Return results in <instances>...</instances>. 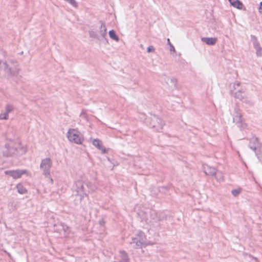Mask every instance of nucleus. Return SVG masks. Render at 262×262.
Returning <instances> with one entry per match:
<instances>
[{
    "label": "nucleus",
    "mask_w": 262,
    "mask_h": 262,
    "mask_svg": "<svg viewBox=\"0 0 262 262\" xmlns=\"http://www.w3.org/2000/svg\"><path fill=\"white\" fill-rule=\"evenodd\" d=\"M232 115L233 122H234L239 128L243 129L246 127L247 125L246 123H245L244 119L242 118V111L238 107L236 106L234 108Z\"/></svg>",
    "instance_id": "39448f33"
},
{
    "label": "nucleus",
    "mask_w": 262,
    "mask_h": 262,
    "mask_svg": "<svg viewBox=\"0 0 262 262\" xmlns=\"http://www.w3.org/2000/svg\"><path fill=\"white\" fill-rule=\"evenodd\" d=\"M67 138L71 142L81 144L83 141L82 135L75 129H70L67 133Z\"/></svg>",
    "instance_id": "20e7f679"
},
{
    "label": "nucleus",
    "mask_w": 262,
    "mask_h": 262,
    "mask_svg": "<svg viewBox=\"0 0 262 262\" xmlns=\"http://www.w3.org/2000/svg\"><path fill=\"white\" fill-rule=\"evenodd\" d=\"M213 177L215 178L216 181L219 182H222L224 181L223 173L220 171L217 170L216 174Z\"/></svg>",
    "instance_id": "4be33fe9"
},
{
    "label": "nucleus",
    "mask_w": 262,
    "mask_h": 262,
    "mask_svg": "<svg viewBox=\"0 0 262 262\" xmlns=\"http://www.w3.org/2000/svg\"><path fill=\"white\" fill-rule=\"evenodd\" d=\"M203 170L206 175L213 177L216 174L217 169L213 167H211L207 164L203 165Z\"/></svg>",
    "instance_id": "4468645a"
},
{
    "label": "nucleus",
    "mask_w": 262,
    "mask_h": 262,
    "mask_svg": "<svg viewBox=\"0 0 262 262\" xmlns=\"http://www.w3.org/2000/svg\"><path fill=\"white\" fill-rule=\"evenodd\" d=\"M62 229H64V227H63V224L60 223L55 225V231L59 233L61 235V232H62Z\"/></svg>",
    "instance_id": "b1692460"
},
{
    "label": "nucleus",
    "mask_w": 262,
    "mask_h": 262,
    "mask_svg": "<svg viewBox=\"0 0 262 262\" xmlns=\"http://www.w3.org/2000/svg\"><path fill=\"white\" fill-rule=\"evenodd\" d=\"M14 110V106L12 104H7L5 107V112L9 115V113L13 112Z\"/></svg>",
    "instance_id": "6ab92c4d"
},
{
    "label": "nucleus",
    "mask_w": 262,
    "mask_h": 262,
    "mask_svg": "<svg viewBox=\"0 0 262 262\" xmlns=\"http://www.w3.org/2000/svg\"><path fill=\"white\" fill-rule=\"evenodd\" d=\"M5 173L12 177L14 179L20 178L23 174H29L28 170L26 169H16L13 170H6Z\"/></svg>",
    "instance_id": "1a4fd4ad"
},
{
    "label": "nucleus",
    "mask_w": 262,
    "mask_h": 262,
    "mask_svg": "<svg viewBox=\"0 0 262 262\" xmlns=\"http://www.w3.org/2000/svg\"><path fill=\"white\" fill-rule=\"evenodd\" d=\"M120 255L121 258L122 262H129L127 254L125 251H121L120 252Z\"/></svg>",
    "instance_id": "5701e85b"
},
{
    "label": "nucleus",
    "mask_w": 262,
    "mask_h": 262,
    "mask_svg": "<svg viewBox=\"0 0 262 262\" xmlns=\"http://www.w3.org/2000/svg\"><path fill=\"white\" fill-rule=\"evenodd\" d=\"M63 227H64V229H62V232L61 233V236L66 237L68 235L69 233V227L63 224Z\"/></svg>",
    "instance_id": "393cba45"
},
{
    "label": "nucleus",
    "mask_w": 262,
    "mask_h": 262,
    "mask_svg": "<svg viewBox=\"0 0 262 262\" xmlns=\"http://www.w3.org/2000/svg\"><path fill=\"white\" fill-rule=\"evenodd\" d=\"M89 35L90 37L96 38L98 40L101 41V39L99 37V36L98 35V33H97L94 31H89Z\"/></svg>",
    "instance_id": "a878e982"
},
{
    "label": "nucleus",
    "mask_w": 262,
    "mask_h": 262,
    "mask_svg": "<svg viewBox=\"0 0 262 262\" xmlns=\"http://www.w3.org/2000/svg\"><path fill=\"white\" fill-rule=\"evenodd\" d=\"M241 85V82L238 81H235L233 84V88L234 90L237 89L238 87H239Z\"/></svg>",
    "instance_id": "7c9ffc66"
},
{
    "label": "nucleus",
    "mask_w": 262,
    "mask_h": 262,
    "mask_svg": "<svg viewBox=\"0 0 262 262\" xmlns=\"http://www.w3.org/2000/svg\"><path fill=\"white\" fill-rule=\"evenodd\" d=\"M201 40L207 45L210 46L215 45L217 41V38L215 37H203Z\"/></svg>",
    "instance_id": "dca6fc26"
},
{
    "label": "nucleus",
    "mask_w": 262,
    "mask_h": 262,
    "mask_svg": "<svg viewBox=\"0 0 262 262\" xmlns=\"http://www.w3.org/2000/svg\"><path fill=\"white\" fill-rule=\"evenodd\" d=\"M231 5L238 9H241L242 4L238 0H229Z\"/></svg>",
    "instance_id": "aec40b11"
},
{
    "label": "nucleus",
    "mask_w": 262,
    "mask_h": 262,
    "mask_svg": "<svg viewBox=\"0 0 262 262\" xmlns=\"http://www.w3.org/2000/svg\"><path fill=\"white\" fill-rule=\"evenodd\" d=\"M254 47L256 50V53L257 56H261L262 55V49L260 47L259 43L257 41L253 43Z\"/></svg>",
    "instance_id": "a211bd4d"
},
{
    "label": "nucleus",
    "mask_w": 262,
    "mask_h": 262,
    "mask_svg": "<svg viewBox=\"0 0 262 262\" xmlns=\"http://www.w3.org/2000/svg\"><path fill=\"white\" fill-rule=\"evenodd\" d=\"M74 189L77 192V195L80 197V201L84 198H87L90 191L89 183L82 181L76 182Z\"/></svg>",
    "instance_id": "7ed1b4c3"
},
{
    "label": "nucleus",
    "mask_w": 262,
    "mask_h": 262,
    "mask_svg": "<svg viewBox=\"0 0 262 262\" xmlns=\"http://www.w3.org/2000/svg\"><path fill=\"white\" fill-rule=\"evenodd\" d=\"M167 43L169 46H170V45L171 44L169 38L167 39Z\"/></svg>",
    "instance_id": "f704fd0d"
},
{
    "label": "nucleus",
    "mask_w": 262,
    "mask_h": 262,
    "mask_svg": "<svg viewBox=\"0 0 262 262\" xmlns=\"http://www.w3.org/2000/svg\"><path fill=\"white\" fill-rule=\"evenodd\" d=\"M242 189L239 187L237 189H233L231 191V193L234 196L236 197V196H238L242 192Z\"/></svg>",
    "instance_id": "bb28decb"
},
{
    "label": "nucleus",
    "mask_w": 262,
    "mask_h": 262,
    "mask_svg": "<svg viewBox=\"0 0 262 262\" xmlns=\"http://www.w3.org/2000/svg\"><path fill=\"white\" fill-rule=\"evenodd\" d=\"M169 47H170V51L171 52H176L174 47H173V46L172 44H170Z\"/></svg>",
    "instance_id": "2f4dec72"
},
{
    "label": "nucleus",
    "mask_w": 262,
    "mask_h": 262,
    "mask_svg": "<svg viewBox=\"0 0 262 262\" xmlns=\"http://www.w3.org/2000/svg\"><path fill=\"white\" fill-rule=\"evenodd\" d=\"M147 51L148 53L155 52V47L154 46H150L147 47Z\"/></svg>",
    "instance_id": "c756f323"
},
{
    "label": "nucleus",
    "mask_w": 262,
    "mask_h": 262,
    "mask_svg": "<svg viewBox=\"0 0 262 262\" xmlns=\"http://www.w3.org/2000/svg\"><path fill=\"white\" fill-rule=\"evenodd\" d=\"M16 187L17 192L19 194H25L27 193V192H28L27 189L21 183L18 184L16 185Z\"/></svg>",
    "instance_id": "f3484780"
},
{
    "label": "nucleus",
    "mask_w": 262,
    "mask_h": 262,
    "mask_svg": "<svg viewBox=\"0 0 262 262\" xmlns=\"http://www.w3.org/2000/svg\"><path fill=\"white\" fill-rule=\"evenodd\" d=\"M64 1L68 2L69 4H70L72 6H73L75 8H76L77 7V3L75 0H64Z\"/></svg>",
    "instance_id": "c85d7f7f"
},
{
    "label": "nucleus",
    "mask_w": 262,
    "mask_h": 262,
    "mask_svg": "<svg viewBox=\"0 0 262 262\" xmlns=\"http://www.w3.org/2000/svg\"><path fill=\"white\" fill-rule=\"evenodd\" d=\"M130 243L133 245V247L136 249L141 248L147 244L146 236L142 231H139L137 234V236L133 238L132 242Z\"/></svg>",
    "instance_id": "423d86ee"
},
{
    "label": "nucleus",
    "mask_w": 262,
    "mask_h": 262,
    "mask_svg": "<svg viewBox=\"0 0 262 262\" xmlns=\"http://www.w3.org/2000/svg\"><path fill=\"white\" fill-rule=\"evenodd\" d=\"M164 122L156 115H152L150 118L149 125L156 130L160 131L164 125Z\"/></svg>",
    "instance_id": "6e6552de"
},
{
    "label": "nucleus",
    "mask_w": 262,
    "mask_h": 262,
    "mask_svg": "<svg viewBox=\"0 0 262 262\" xmlns=\"http://www.w3.org/2000/svg\"><path fill=\"white\" fill-rule=\"evenodd\" d=\"M52 166V161L50 158H46L42 159L40 165V168L42 171V174L46 177H49L50 175V169Z\"/></svg>",
    "instance_id": "0eeeda50"
},
{
    "label": "nucleus",
    "mask_w": 262,
    "mask_h": 262,
    "mask_svg": "<svg viewBox=\"0 0 262 262\" xmlns=\"http://www.w3.org/2000/svg\"><path fill=\"white\" fill-rule=\"evenodd\" d=\"M163 78L164 81L170 89L173 90L176 88L177 84V79L166 75H163Z\"/></svg>",
    "instance_id": "f8f14e48"
},
{
    "label": "nucleus",
    "mask_w": 262,
    "mask_h": 262,
    "mask_svg": "<svg viewBox=\"0 0 262 262\" xmlns=\"http://www.w3.org/2000/svg\"><path fill=\"white\" fill-rule=\"evenodd\" d=\"M5 148L3 154L6 157L21 156L25 154L27 150L26 146L22 144L19 141H8L6 144Z\"/></svg>",
    "instance_id": "f257e3e1"
},
{
    "label": "nucleus",
    "mask_w": 262,
    "mask_h": 262,
    "mask_svg": "<svg viewBox=\"0 0 262 262\" xmlns=\"http://www.w3.org/2000/svg\"><path fill=\"white\" fill-rule=\"evenodd\" d=\"M80 116L82 117H85V113L82 112L80 114Z\"/></svg>",
    "instance_id": "473e14b6"
},
{
    "label": "nucleus",
    "mask_w": 262,
    "mask_h": 262,
    "mask_svg": "<svg viewBox=\"0 0 262 262\" xmlns=\"http://www.w3.org/2000/svg\"><path fill=\"white\" fill-rule=\"evenodd\" d=\"M108 34H109L110 37L112 39H113V40H115V41H116L117 42L119 41V38L117 35V34H116L115 31L114 30H110L109 31V32H108Z\"/></svg>",
    "instance_id": "412c9836"
},
{
    "label": "nucleus",
    "mask_w": 262,
    "mask_h": 262,
    "mask_svg": "<svg viewBox=\"0 0 262 262\" xmlns=\"http://www.w3.org/2000/svg\"><path fill=\"white\" fill-rule=\"evenodd\" d=\"M9 119V115H7L5 112L3 113L0 114V120H8Z\"/></svg>",
    "instance_id": "cd10ccee"
},
{
    "label": "nucleus",
    "mask_w": 262,
    "mask_h": 262,
    "mask_svg": "<svg viewBox=\"0 0 262 262\" xmlns=\"http://www.w3.org/2000/svg\"><path fill=\"white\" fill-rule=\"evenodd\" d=\"M0 70H4L8 76H10L18 74L19 69L16 62L8 61L2 62L0 61Z\"/></svg>",
    "instance_id": "f03ea898"
},
{
    "label": "nucleus",
    "mask_w": 262,
    "mask_h": 262,
    "mask_svg": "<svg viewBox=\"0 0 262 262\" xmlns=\"http://www.w3.org/2000/svg\"><path fill=\"white\" fill-rule=\"evenodd\" d=\"M93 145L99 150H101L102 153L104 154L106 152L105 148L103 147L101 141L99 139H94L93 141Z\"/></svg>",
    "instance_id": "2eb2a0df"
},
{
    "label": "nucleus",
    "mask_w": 262,
    "mask_h": 262,
    "mask_svg": "<svg viewBox=\"0 0 262 262\" xmlns=\"http://www.w3.org/2000/svg\"><path fill=\"white\" fill-rule=\"evenodd\" d=\"M100 26L99 28L98 35L101 40L106 39L107 35V29L105 23L102 21L100 22Z\"/></svg>",
    "instance_id": "ddd939ff"
},
{
    "label": "nucleus",
    "mask_w": 262,
    "mask_h": 262,
    "mask_svg": "<svg viewBox=\"0 0 262 262\" xmlns=\"http://www.w3.org/2000/svg\"><path fill=\"white\" fill-rule=\"evenodd\" d=\"M234 97L244 102H250V101L248 99V95L246 93V90L244 88H242L241 89L237 91L234 93Z\"/></svg>",
    "instance_id": "9b49d317"
},
{
    "label": "nucleus",
    "mask_w": 262,
    "mask_h": 262,
    "mask_svg": "<svg viewBox=\"0 0 262 262\" xmlns=\"http://www.w3.org/2000/svg\"><path fill=\"white\" fill-rule=\"evenodd\" d=\"M259 9V10H262V2L260 3Z\"/></svg>",
    "instance_id": "72a5a7b5"
},
{
    "label": "nucleus",
    "mask_w": 262,
    "mask_h": 262,
    "mask_svg": "<svg viewBox=\"0 0 262 262\" xmlns=\"http://www.w3.org/2000/svg\"><path fill=\"white\" fill-rule=\"evenodd\" d=\"M249 146L250 149L255 152L256 155L259 154L262 150V144L257 138L251 139Z\"/></svg>",
    "instance_id": "9d476101"
},
{
    "label": "nucleus",
    "mask_w": 262,
    "mask_h": 262,
    "mask_svg": "<svg viewBox=\"0 0 262 262\" xmlns=\"http://www.w3.org/2000/svg\"><path fill=\"white\" fill-rule=\"evenodd\" d=\"M50 180H51V183H53V179H50Z\"/></svg>",
    "instance_id": "c9c22d12"
}]
</instances>
